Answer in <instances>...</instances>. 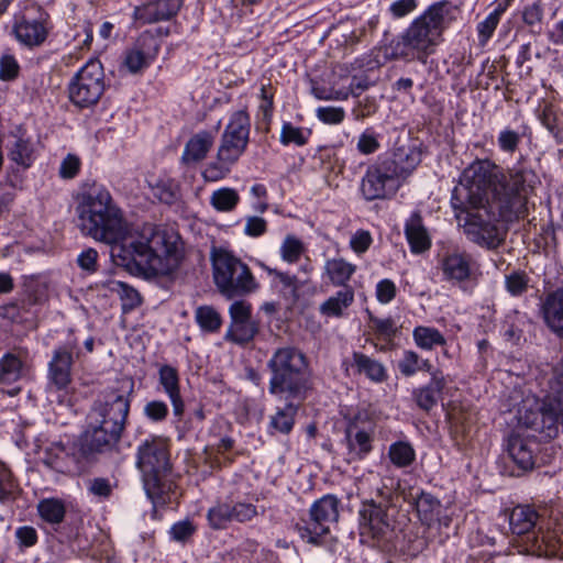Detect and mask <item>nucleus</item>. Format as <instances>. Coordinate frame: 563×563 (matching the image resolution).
<instances>
[{"label":"nucleus","instance_id":"1","mask_svg":"<svg viewBox=\"0 0 563 563\" xmlns=\"http://www.w3.org/2000/svg\"><path fill=\"white\" fill-rule=\"evenodd\" d=\"M76 214L80 230L96 241L111 245L118 265L145 278L167 276L179 266V236L146 225L141 232L130 230L122 210L110 191L100 184L82 187L77 196Z\"/></svg>","mask_w":563,"mask_h":563},{"label":"nucleus","instance_id":"2","mask_svg":"<svg viewBox=\"0 0 563 563\" xmlns=\"http://www.w3.org/2000/svg\"><path fill=\"white\" fill-rule=\"evenodd\" d=\"M536 175L529 169L504 173L489 159H476L462 173L453 191V207H483L492 203L506 219H519L527 212L528 194Z\"/></svg>","mask_w":563,"mask_h":563},{"label":"nucleus","instance_id":"3","mask_svg":"<svg viewBox=\"0 0 563 563\" xmlns=\"http://www.w3.org/2000/svg\"><path fill=\"white\" fill-rule=\"evenodd\" d=\"M420 161V153L413 148L379 156L367 166L361 178L358 191L362 198L366 201L391 198L400 186V179L407 177Z\"/></svg>","mask_w":563,"mask_h":563},{"label":"nucleus","instance_id":"4","mask_svg":"<svg viewBox=\"0 0 563 563\" xmlns=\"http://www.w3.org/2000/svg\"><path fill=\"white\" fill-rule=\"evenodd\" d=\"M136 467L142 473L143 486L152 503L155 506L166 504L174 486L166 479L172 467L167 440L157 435L143 440L136 450Z\"/></svg>","mask_w":563,"mask_h":563},{"label":"nucleus","instance_id":"5","mask_svg":"<svg viewBox=\"0 0 563 563\" xmlns=\"http://www.w3.org/2000/svg\"><path fill=\"white\" fill-rule=\"evenodd\" d=\"M272 371L268 390L278 401L289 399L302 402L309 390L306 369L308 363L305 354L291 346H284L273 354L268 362Z\"/></svg>","mask_w":563,"mask_h":563},{"label":"nucleus","instance_id":"6","mask_svg":"<svg viewBox=\"0 0 563 563\" xmlns=\"http://www.w3.org/2000/svg\"><path fill=\"white\" fill-rule=\"evenodd\" d=\"M551 393L542 400L529 406L523 401L519 410V421L539 432L544 439H553L559 433V426H563V371L554 369V377L550 382Z\"/></svg>","mask_w":563,"mask_h":563},{"label":"nucleus","instance_id":"7","mask_svg":"<svg viewBox=\"0 0 563 563\" xmlns=\"http://www.w3.org/2000/svg\"><path fill=\"white\" fill-rule=\"evenodd\" d=\"M212 266L214 283L229 299L250 294L257 287L249 266L229 252H217L212 257Z\"/></svg>","mask_w":563,"mask_h":563},{"label":"nucleus","instance_id":"8","mask_svg":"<svg viewBox=\"0 0 563 563\" xmlns=\"http://www.w3.org/2000/svg\"><path fill=\"white\" fill-rule=\"evenodd\" d=\"M459 209L466 214L463 227L468 240L487 249H496L505 240V232L497 227L496 222L514 220L501 217L497 210H494L490 202L483 207L464 206Z\"/></svg>","mask_w":563,"mask_h":563},{"label":"nucleus","instance_id":"9","mask_svg":"<svg viewBox=\"0 0 563 563\" xmlns=\"http://www.w3.org/2000/svg\"><path fill=\"white\" fill-rule=\"evenodd\" d=\"M75 343L68 342L53 351L47 365V383L45 391L51 402L66 405L69 402L70 386L73 382V350Z\"/></svg>","mask_w":563,"mask_h":563},{"label":"nucleus","instance_id":"10","mask_svg":"<svg viewBox=\"0 0 563 563\" xmlns=\"http://www.w3.org/2000/svg\"><path fill=\"white\" fill-rule=\"evenodd\" d=\"M104 73L100 60L89 59L71 79L68 92L70 101L79 108L96 104L104 92Z\"/></svg>","mask_w":563,"mask_h":563},{"label":"nucleus","instance_id":"11","mask_svg":"<svg viewBox=\"0 0 563 563\" xmlns=\"http://www.w3.org/2000/svg\"><path fill=\"white\" fill-rule=\"evenodd\" d=\"M339 519V499L334 495H325L314 501L310 508V519L297 529L300 538L307 543L320 545L330 532V526Z\"/></svg>","mask_w":563,"mask_h":563},{"label":"nucleus","instance_id":"12","mask_svg":"<svg viewBox=\"0 0 563 563\" xmlns=\"http://www.w3.org/2000/svg\"><path fill=\"white\" fill-rule=\"evenodd\" d=\"M379 495L384 497L383 501H366L360 510V533L364 541H380L387 538L391 531V525L387 515L388 496L382 490Z\"/></svg>","mask_w":563,"mask_h":563},{"label":"nucleus","instance_id":"13","mask_svg":"<svg viewBox=\"0 0 563 563\" xmlns=\"http://www.w3.org/2000/svg\"><path fill=\"white\" fill-rule=\"evenodd\" d=\"M375 423L366 413H357L345 429L347 455L352 461L365 459L373 450Z\"/></svg>","mask_w":563,"mask_h":563},{"label":"nucleus","instance_id":"14","mask_svg":"<svg viewBox=\"0 0 563 563\" xmlns=\"http://www.w3.org/2000/svg\"><path fill=\"white\" fill-rule=\"evenodd\" d=\"M130 398L115 393H110L103 401L96 404L89 415V419L108 426L121 432L124 430L130 411Z\"/></svg>","mask_w":563,"mask_h":563},{"label":"nucleus","instance_id":"15","mask_svg":"<svg viewBox=\"0 0 563 563\" xmlns=\"http://www.w3.org/2000/svg\"><path fill=\"white\" fill-rule=\"evenodd\" d=\"M443 279L453 285L476 283L479 276V265L466 252L453 251L443 255L440 261Z\"/></svg>","mask_w":563,"mask_h":563},{"label":"nucleus","instance_id":"16","mask_svg":"<svg viewBox=\"0 0 563 563\" xmlns=\"http://www.w3.org/2000/svg\"><path fill=\"white\" fill-rule=\"evenodd\" d=\"M251 121L245 110L233 112L221 136L219 148L222 155L229 153L240 158L249 144Z\"/></svg>","mask_w":563,"mask_h":563},{"label":"nucleus","instance_id":"17","mask_svg":"<svg viewBox=\"0 0 563 563\" xmlns=\"http://www.w3.org/2000/svg\"><path fill=\"white\" fill-rule=\"evenodd\" d=\"M230 324L224 339L236 344H246L258 332L257 324L252 320V306L245 300H236L229 307Z\"/></svg>","mask_w":563,"mask_h":563},{"label":"nucleus","instance_id":"18","mask_svg":"<svg viewBox=\"0 0 563 563\" xmlns=\"http://www.w3.org/2000/svg\"><path fill=\"white\" fill-rule=\"evenodd\" d=\"M427 37H385L380 45L373 51L376 66H382L394 59L416 58V48Z\"/></svg>","mask_w":563,"mask_h":563},{"label":"nucleus","instance_id":"19","mask_svg":"<svg viewBox=\"0 0 563 563\" xmlns=\"http://www.w3.org/2000/svg\"><path fill=\"white\" fill-rule=\"evenodd\" d=\"M451 10L452 7L446 1L432 4L413 21L410 27L411 35H429L432 32H443L451 22Z\"/></svg>","mask_w":563,"mask_h":563},{"label":"nucleus","instance_id":"20","mask_svg":"<svg viewBox=\"0 0 563 563\" xmlns=\"http://www.w3.org/2000/svg\"><path fill=\"white\" fill-rule=\"evenodd\" d=\"M88 429L78 448L84 459L91 453L103 452L111 449L121 438V432L112 428L90 420Z\"/></svg>","mask_w":563,"mask_h":563},{"label":"nucleus","instance_id":"21","mask_svg":"<svg viewBox=\"0 0 563 563\" xmlns=\"http://www.w3.org/2000/svg\"><path fill=\"white\" fill-rule=\"evenodd\" d=\"M52 30L48 14L36 4L26 7L23 15L15 16L13 25L14 35H47Z\"/></svg>","mask_w":563,"mask_h":563},{"label":"nucleus","instance_id":"22","mask_svg":"<svg viewBox=\"0 0 563 563\" xmlns=\"http://www.w3.org/2000/svg\"><path fill=\"white\" fill-rule=\"evenodd\" d=\"M540 313L549 330L563 340V287L541 299Z\"/></svg>","mask_w":563,"mask_h":563},{"label":"nucleus","instance_id":"23","mask_svg":"<svg viewBox=\"0 0 563 563\" xmlns=\"http://www.w3.org/2000/svg\"><path fill=\"white\" fill-rule=\"evenodd\" d=\"M405 236L412 254H422L431 247V236L426 228L422 216L415 211L405 222Z\"/></svg>","mask_w":563,"mask_h":563},{"label":"nucleus","instance_id":"24","mask_svg":"<svg viewBox=\"0 0 563 563\" xmlns=\"http://www.w3.org/2000/svg\"><path fill=\"white\" fill-rule=\"evenodd\" d=\"M181 5L183 0H155L136 8L134 15L143 23H154L173 18Z\"/></svg>","mask_w":563,"mask_h":563},{"label":"nucleus","instance_id":"25","mask_svg":"<svg viewBox=\"0 0 563 563\" xmlns=\"http://www.w3.org/2000/svg\"><path fill=\"white\" fill-rule=\"evenodd\" d=\"M159 48L157 37H146L141 44L126 53L124 65L130 73L136 74L147 68Z\"/></svg>","mask_w":563,"mask_h":563},{"label":"nucleus","instance_id":"26","mask_svg":"<svg viewBox=\"0 0 563 563\" xmlns=\"http://www.w3.org/2000/svg\"><path fill=\"white\" fill-rule=\"evenodd\" d=\"M531 551L538 556L563 560V531L561 529L539 530L532 538Z\"/></svg>","mask_w":563,"mask_h":563},{"label":"nucleus","instance_id":"27","mask_svg":"<svg viewBox=\"0 0 563 563\" xmlns=\"http://www.w3.org/2000/svg\"><path fill=\"white\" fill-rule=\"evenodd\" d=\"M158 380L172 402L174 415L180 418L185 411V404L180 396L179 375L177 369L170 365L161 366L158 371Z\"/></svg>","mask_w":563,"mask_h":563},{"label":"nucleus","instance_id":"28","mask_svg":"<svg viewBox=\"0 0 563 563\" xmlns=\"http://www.w3.org/2000/svg\"><path fill=\"white\" fill-rule=\"evenodd\" d=\"M82 460L84 457L76 446L68 452L64 446L55 445L46 451L44 463L57 472L68 473L78 468Z\"/></svg>","mask_w":563,"mask_h":563},{"label":"nucleus","instance_id":"29","mask_svg":"<svg viewBox=\"0 0 563 563\" xmlns=\"http://www.w3.org/2000/svg\"><path fill=\"white\" fill-rule=\"evenodd\" d=\"M8 156L19 167L29 168L36 156L35 145L31 137L24 133L12 134L9 141Z\"/></svg>","mask_w":563,"mask_h":563},{"label":"nucleus","instance_id":"30","mask_svg":"<svg viewBox=\"0 0 563 563\" xmlns=\"http://www.w3.org/2000/svg\"><path fill=\"white\" fill-rule=\"evenodd\" d=\"M536 443L520 434H512L508 439L507 451L510 459L523 471L531 470L534 465Z\"/></svg>","mask_w":563,"mask_h":563},{"label":"nucleus","instance_id":"31","mask_svg":"<svg viewBox=\"0 0 563 563\" xmlns=\"http://www.w3.org/2000/svg\"><path fill=\"white\" fill-rule=\"evenodd\" d=\"M214 137L216 133L211 131H200L194 134L185 145L181 161L185 164H191L205 159L213 145Z\"/></svg>","mask_w":563,"mask_h":563},{"label":"nucleus","instance_id":"32","mask_svg":"<svg viewBox=\"0 0 563 563\" xmlns=\"http://www.w3.org/2000/svg\"><path fill=\"white\" fill-rule=\"evenodd\" d=\"M444 386V376L440 372L432 373L430 383L413 391V398L418 407L424 411L431 410L441 398Z\"/></svg>","mask_w":563,"mask_h":563},{"label":"nucleus","instance_id":"33","mask_svg":"<svg viewBox=\"0 0 563 563\" xmlns=\"http://www.w3.org/2000/svg\"><path fill=\"white\" fill-rule=\"evenodd\" d=\"M356 272V265L343 257H333L324 262L323 275L335 287H349L347 283Z\"/></svg>","mask_w":563,"mask_h":563},{"label":"nucleus","instance_id":"34","mask_svg":"<svg viewBox=\"0 0 563 563\" xmlns=\"http://www.w3.org/2000/svg\"><path fill=\"white\" fill-rule=\"evenodd\" d=\"M284 402L285 406L278 407L275 415L269 419L271 433L279 432L288 434L294 428L295 417L301 402L292 399Z\"/></svg>","mask_w":563,"mask_h":563},{"label":"nucleus","instance_id":"35","mask_svg":"<svg viewBox=\"0 0 563 563\" xmlns=\"http://www.w3.org/2000/svg\"><path fill=\"white\" fill-rule=\"evenodd\" d=\"M538 512L530 506H517L509 516V525L512 533L528 534L537 525Z\"/></svg>","mask_w":563,"mask_h":563},{"label":"nucleus","instance_id":"36","mask_svg":"<svg viewBox=\"0 0 563 563\" xmlns=\"http://www.w3.org/2000/svg\"><path fill=\"white\" fill-rule=\"evenodd\" d=\"M420 520L427 525L434 521L440 514L441 503L431 494L418 490L410 494Z\"/></svg>","mask_w":563,"mask_h":563},{"label":"nucleus","instance_id":"37","mask_svg":"<svg viewBox=\"0 0 563 563\" xmlns=\"http://www.w3.org/2000/svg\"><path fill=\"white\" fill-rule=\"evenodd\" d=\"M354 301V290L352 287H345L329 297L320 306V312L327 317H341Z\"/></svg>","mask_w":563,"mask_h":563},{"label":"nucleus","instance_id":"38","mask_svg":"<svg viewBox=\"0 0 563 563\" xmlns=\"http://www.w3.org/2000/svg\"><path fill=\"white\" fill-rule=\"evenodd\" d=\"M352 358V367L358 374H363L376 383H380L386 378L385 367L378 361L361 352H354Z\"/></svg>","mask_w":563,"mask_h":563},{"label":"nucleus","instance_id":"39","mask_svg":"<svg viewBox=\"0 0 563 563\" xmlns=\"http://www.w3.org/2000/svg\"><path fill=\"white\" fill-rule=\"evenodd\" d=\"M25 365L23 361L13 353H7L0 358V383L12 384L23 377Z\"/></svg>","mask_w":563,"mask_h":563},{"label":"nucleus","instance_id":"40","mask_svg":"<svg viewBox=\"0 0 563 563\" xmlns=\"http://www.w3.org/2000/svg\"><path fill=\"white\" fill-rule=\"evenodd\" d=\"M239 161V158L233 155L227 153L225 155L221 153V150L218 148L217 161L207 165L205 168L202 176L207 181H218L223 179L231 172V167Z\"/></svg>","mask_w":563,"mask_h":563},{"label":"nucleus","instance_id":"41","mask_svg":"<svg viewBox=\"0 0 563 563\" xmlns=\"http://www.w3.org/2000/svg\"><path fill=\"white\" fill-rule=\"evenodd\" d=\"M195 320L205 333H217L222 325V317L212 306H199L195 310Z\"/></svg>","mask_w":563,"mask_h":563},{"label":"nucleus","instance_id":"42","mask_svg":"<svg viewBox=\"0 0 563 563\" xmlns=\"http://www.w3.org/2000/svg\"><path fill=\"white\" fill-rule=\"evenodd\" d=\"M416 345L422 350H433L446 343L444 335L433 327L418 325L412 331Z\"/></svg>","mask_w":563,"mask_h":563},{"label":"nucleus","instance_id":"43","mask_svg":"<svg viewBox=\"0 0 563 563\" xmlns=\"http://www.w3.org/2000/svg\"><path fill=\"white\" fill-rule=\"evenodd\" d=\"M104 286L120 297L124 312L131 311L141 305L140 294L128 284L119 280H109Z\"/></svg>","mask_w":563,"mask_h":563},{"label":"nucleus","instance_id":"44","mask_svg":"<svg viewBox=\"0 0 563 563\" xmlns=\"http://www.w3.org/2000/svg\"><path fill=\"white\" fill-rule=\"evenodd\" d=\"M240 202V196L233 188L223 187L210 196V205L219 212H231Z\"/></svg>","mask_w":563,"mask_h":563},{"label":"nucleus","instance_id":"45","mask_svg":"<svg viewBox=\"0 0 563 563\" xmlns=\"http://www.w3.org/2000/svg\"><path fill=\"white\" fill-rule=\"evenodd\" d=\"M209 527L213 530H223L229 527L232 520L231 504L218 501L207 512Z\"/></svg>","mask_w":563,"mask_h":563},{"label":"nucleus","instance_id":"46","mask_svg":"<svg viewBox=\"0 0 563 563\" xmlns=\"http://www.w3.org/2000/svg\"><path fill=\"white\" fill-rule=\"evenodd\" d=\"M305 252V243L294 234H287L279 246L280 258L287 264L298 263Z\"/></svg>","mask_w":563,"mask_h":563},{"label":"nucleus","instance_id":"47","mask_svg":"<svg viewBox=\"0 0 563 563\" xmlns=\"http://www.w3.org/2000/svg\"><path fill=\"white\" fill-rule=\"evenodd\" d=\"M388 457L396 467H407L411 465L416 459V452L412 445L407 441H397L390 444L388 449Z\"/></svg>","mask_w":563,"mask_h":563},{"label":"nucleus","instance_id":"48","mask_svg":"<svg viewBox=\"0 0 563 563\" xmlns=\"http://www.w3.org/2000/svg\"><path fill=\"white\" fill-rule=\"evenodd\" d=\"M41 518L49 523H60L65 517V505L56 498H46L37 506Z\"/></svg>","mask_w":563,"mask_h":563},{"label":"nucleus","instance_id":"49","mask_svg":"<svg viewBox=\"0 0 563 563\" xmlns=\"http://www.w3.org/2000/svg\"><path fill=\"white\" fill-rule=\"evenodd\" d=\"M273 97L274 96L271 91V88L263 85L261 88V101L258 104V124H261V126L265 128L266 130L268 129L273 117Z\"/></svg>","mask_w":563,"mask_h":563},{"label":"nucleus","instance_id":"50","mask_svg":"<svg viewBox=\"0 0 563 563\" xmlns=\"http://www.w3.org/2000/svg\"><path fill=\"white\" fill-rule=\"evenodd\" d=\"M523 134L510 128L503 129L497 136L499 150L506 154L514 155L522 140Z\"/></svg>","mask_w":563,"mask_h":563},{"label":"nucleus","instance_id":"51","mask_svg":"<svg viewBox=\"0 0 563 563\" xmlns=\"http://www.w3.org/2000/svg\"><path fill=\"white\" fill-rule=\"evenodd\" d=\"M232 520L239 523H245L258 516L257 507L246 501L231 504Z\"/></svg>","mask_w":563,"mask_h":563},{"label":"nucleus","instance_id":"52","mask_svg":"<svg viewBox=\"0 0 563 563\" xmlns=\"http://www.w3.org/2000/svg\"><path fill=\"white\" fill-rule=\"evenodd\" d=\"M197 528L192 521L186 519L175 522L169 530L172 540L186 543L195 534Z\"/></svg>","mask_w":563,"mask_h":563},{"label":"nucleus","instance_id":"53","mask_svg":"<svg viewBox=\"0 0 563 563\" xmlns=\"http://www.w3.org/2000/svg\"><path fill=\"white\" fill-rule=\"evenodd\" d=\"M308 139L303 134L300 128L294 126L291 123L286 122L282 126L280 142L284 145L296 144L297 146H303Z\"/></svg>","mask_w":563,"mask_h":563},{"label":"nucleus","instance_id":"54","mask_svg":"<svg viewBox=\"0 0 563 563\" xmlns=\"http://www.w3.org/2000/svg\"><path fill=\"white\" fill-rule=\"evenodd\" d=\"M336 82L334 81L332 87L319 86L312 81L311 93L319 100H346L349 98V91L343 89H335Z\"/></svg>","mask_w":563,"mask_h":563},{"label":"nucleus","instance_id":"55","mask_svg":"<svg viewBox=\"0 0 563 563\" xmlns=\"http://www.w3.org/2000/svg\"><path fill=\"white\" fill-rule=\"evenodd\" d=\"M542 16L543 4L541 0H538L530 5H527L522 12V20L527 25L532 27V32H540V30H537L536 27L541 25Z\"/></svg>","mask_w":563,"mask_h":563},{"label":"nucleus","instance_id":"56","mask_svg":"<svg viewBox=\"0 0 563 563\" xmlns=\"http://www.w3.org/2000/svg\"><path fill=\"white\" fill-rule=\"evenodd\" d=\"M143 413L152 422H162L168 416V407L162 400H151L145 404Z\"/></svg>","mask_w":563,"mask_h":563},{"label":"nucleus","instance_id":"57","mask_svg":"<svg viewBox=\"0 0 563 563\" xmlns=\"http://www.w3.org/2000/svg\"><path fill=\"white\" fill-rule=\"evenodd\" d=\"M371 327L382 339H391L397 332V327L391 318L382 319L372 317Z\"/></svg>","mask_w":563,"mask_h":563},{"label":"nucleus","instance_id":"58","mask_svg":"<svg viewBox=\"0 0 563 563\" xmlns=\"http://www.w3.org/2000/svg\"><path fill=\"white\" fill-rule=\"evenodd\" d=\"M316 115L325 124H339L344 120L345 111L341 107H319Z\"/></svg>","mask_w":563,"mask_h":563},{"label":"nucleus","instance_id":"59","mask_svg":"<svg viewBox=\"0 0 563 563\" xmlns=\"http://www.w3.org/2000/svg\"><path fill=\"white\" fill-rule=\"evenodd\" d=\"M505 283L506 289L512 296H519L527 290L529 278L525 273L515 272L506 276Z\"/></svg>","mask_w":563,"mask_h":563},{"label":"nucleus","instance_id":"60","mask_svg":"<svg viewBox=\"0 0 563 563\" xmlns=\"http://www.w3.org/2000/svg\"><path fill=\"white\" fill-rule=\"evenodd\" d=\"M379 147V141L374 132L366 130L358 136L356 148L360 153L371 155L377 152Z\"/></svg>","mask_w":563,"mask_h":563},{"label":"nucleus","instance_id":"61","mask_svg":"<svg viewBox=\"0 0 563 563\" xmlns=\"http://www.w3.org/2000/svg\"><path fill=\"white\" fill-rule=\"evenodd\" d=\"M178 184L174 180H161L156 186L157 198L165 203L174 202L178 197Z\"/></svg>","mask_w":563,"mask_h":563},{"label":"nucleus","instance_id":"62","mask_svg":"<svg viewBox=\"0 0 563 563\" xmlns=\"http://www.w3.org/2000/svg\"><path fill=\"white\" fill-rule=\"evenodd\" d=\"M81 162L78 156L68 154L60 163L59 176L63 179L75 178L80 170Z\"/></svg>","mask_w":563,"mask_h":563},{"label":"nucleus","instance_id":"63","mask_svg":"<svg viewBox=\"0 0 563 563\" xmlns=\"http://www.w3.org/2000/svg\"><path fill=\"white\" fill-rule=\"evenodd\" d=\"M267 231V221L261 217H247L245 219L244 234L251 238H260Z\"/></svg>","mask_w":563,"mask_h":563},{"label":"nucleus","instance_id":"64","mask_svg":"<svg viewBox=\"0 0 563 563\" xmlns=\"http://www.w3.org/2000/svg\"><path fill=\"white\" fill-rule=\"evenodd\" d=\"M396 285L391 279H382L376 285V298L380 303H389L396 297Z\"/></svg>","mask_w":563,"mask_h":563}]
</instances>
